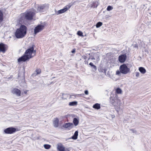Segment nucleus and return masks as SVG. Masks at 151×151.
<instances>
[{
    "label": "nucleus",
    "instance_id": "39",
    "mask_svg": "<svg viewBox=\"0 0 151 151\" xmlns=\"http://www.w3.org/2000/svg\"><path fill=\"white\" fill-rule=\"evenodd\" d=\"M89 65H91V66L92 67L93 66V63H92V62H91L89 64Z\"/></svg>",
    "mask_w": 151,
    "mask_h": 151
},
{
    "label": "nucleus",
    "instance_id": "29",
    "mask_svg": "<svg viewBox=\"0 0 151 151\" xmlns=\"http://www.w3.org/2000/svg\"><path fill=\"white\" fill-rule=\"evenodd\" d=\"M36 72L37 73V74H40L41 72V70L40 69H37L36 70Z\"/></svg>",
    "mask_w": 151,
    "mask_h": 151
},
{
    "label": "nucleus",
    "instance_id": "21",
    "mask_svg": "<svg viewBox=\"0 0 151 151\" xmlns=\"http://www.w3.org/2000/svg\"><path fill=\"white\" fill-rule=\"evenodd\" d=\"M73 122L75 126H77L79 123V121L76 118H75L73 119Z\"/></svg>",
    "mask_w": 151,
    "mask_h": 151
},
{
    "label": "nucleus",
    "instance_id": "1",
    "mask_svg": "<svg viewBox=\"0 0 151 151\" xmlns=\"http://www.w3.org/2000/svg\"><path fill=\"white\" fill-rule=\"evenodd\" d=\"M34 47L35 45H32L26 50L23 55L18 59V62L19 63L24 62L33 57L36 53V51L34 50Z\"/></svg>",
    "mask_w": 151,
    "mask_h": 151
},
{
    "label": "nucleus",
    "instance_id": "25",
    "mask_svg": "<svg viewBox=\"0 0 151 151\" xmlns=\"http://www.w3.org/2000/svg\"><path fill=\"white\" fill-rule=\"evenodd\" d=\"M77 104V102L76 101L70 102L69 103V105L70 106H74L76 105Z\"/></svg>",
    "mask_w": 151,
    "mask_h": 151
},
{
    "label": "nucleus",
    "instance_id": "38",
    "mask_svg": "<svg viewBox=\"0 0 151 151\" xmlns=\"http://www.w3.org/2000/svg\"><path fill=\"white\" fill-rule=\"evenodd\" d=\"M64 151H70V150L69 148H66V149L65 148Z\"/></svg>",
    "mask_w": 151,
    "mask_h": 151
},
{
    "label": "nucleus",
    "instance_id": "4",
    "mask_svg": "<svg viewBox=\"0 0 151 151\" xmlns=\"http://www.w3.org/2000/svg\"><path fill=\"white\" fill-rule=\"evenodd\" d=\"M27 28L23 25H21L17 29L15 33V35L18 39L24 37L27 33Z\"/></svg>",
    "mask_w": 151,
    "mask_h": 151
},
{
    "label": "nucleus",
    "instance_id": "34",
    "mask_svg": "<svg viewBox=\"0 0 151 151\" xmlns=\"http://www.w3.org/2000/svg\"><path fill=\"white\" fill-rule=\"evenodd\" d=\"M93 67V68H94V69H95V70H96L97 68L96 66L95 65H93V66H92Z\"/></svg>",
    "mask_w": 151,
    "mask_h": 151
},
{
    "label": "nucleus",
    "instance_id": "10",
    "mask_svg": "<svg viewBox=\"0 0 151 151\" xmlns=\"http://www.w3.org/2000/svg\"><path fill=\"white\" fill-rule=\"evenodd\" d=\"M73 124L72 123H65L63 125V127H64L65 128H68V129H69L73 128Z\"/></svg>",
    "mask_w": 151,
    "mask_h": 151
},
{
    "label": "nucleus",
    "instance_id": "18",
    "mask_svg": "<svg viewBox=\"0 0 151 151\" xmlns=\"http://www.w3.org/2000/svg\"><path fill=\"white\" fill-rule=\"evenodd\" d=\"M4 14L2 10H0V24L3 20Z\"/></svg>",
    "mask_w": 151,
    "mask_h": 151
},
{
    "label": "nucleus",
    "instance_id": "2",
    "mask_svg": "<svg viewBox=\"0 0 151 151\" xmlns=\"http://www.w3.org/2000/svg\"><path fill=\"white\" fill-rule=\"evenodd\" d=\"M35 15V10L32 8L20 14V20L21 21H30L33 19Z\"/></svg>",
    "mask_w": 151,
    "mask_h": 151
},
{
    "label": "nucleus",
    "instance_id": "11",
    "mask_svg": "<svg viewBox=\"0 0 151 151\" xmlns=\"http://www.w3.org/2000/svg\"><path fill=\"white\" fill-rule=\"evenodd\" d=\"M46 5L45 4L39 6L37 8V10L40 12H43L42 10L45 8Z\"/></svg>",
    "mask_w": 151,
    "mask_h": 151
},
{
    "label": "nucleus",
    "instance_id": "30",
    "mask_svg": "<svg viewBox=\"0 0 151 151\" xmlns=\"http://www.w3.org/2000/svg\"><path fill=\"white\" fill-rule=\"evenodd\" d=\"M113 9V7L110 6H109L107 7V10L108 11H110V10H112Z\"/></svg>",
    "mask_w": 151,
    "mask_h": 151
},
{
    "label": "nucleus",
    "instance_id": "17",
    "mask_svg": "<svg viewBox=\"0 0 151 151\" xmlns=\"http://www.w3.org/2000/svg\"><path fill=\"white\" fill-rule=\"evenodd\" d=\"M98 5V1L93 2L91 5V7L93 8H96Z\"/></svg>",
    "mask_w": 151,
    "mask_h": 151
},
{
    "label": "nucleus",
    "instance_id": "5",
    "mask_svg": "<svg viewBox=\"0 0 151 151\" xmlns=\"http://www.w3.org/2000/svg\"><path fill=\"white\" fill-rule=\"evenodd\" d=\"M121 73L124 74H126L130 72V68H128L126 64H124L121 65L119 68Z\"/></svg>",
    "mask_w": 151,
    "mask_h": 151
},
{
    "label": "nucleus",
    "instance_id": "41",
    "mask_svg": "<svg viewBox=\"0 0 151 151\" xmlns=\"http://www.w3.org/2000/svg\"><path fill=\"white\" fill-rule=\"evenodd\" d=\"M135 45V47H137V48L138 47V46H137V45Z\"/></svg>",
    "mask_w": 151,
    "mask_h": 151
},
{
    "label": "nucleus",
    "instance_id": "13",
    "mask_svg": "<svg viewBox=\"0 0 151 151\" xmlns=\"http://www.w3.org/2000/svg\"><path fill=\"white\" fill-rule=\"evenodd\" d=\"M12 92L13 94H20L21 91L18 89L14 88L12 91Z\"/></svg>",
    "mask_w": 151,
    "mask_h": 151
},
{
    "label": "nucleus",
    "instance_id": "20",
    "mask_svg": "<svg viewBox=\"0 0 151 151\" xmlns=\"http://www.w3.org/2000/svg\"><path fill=\"white\" fill-rule=\"evenodd\" d=\"M139 71L142 74H145L146 72L145 69L142 67H140L139 68Z\"/></svg>",
    "mask_w": 151,
    "mask_h": 151
},
{
    "label": "nucleus",
    "instance_id": "37",
    "mask_svg": "<svg viewBox=\"0 0 151 151\" xmlns=\"http://www.w3.org/2000/svg\"><path fill=\"white\" fill-rule=\"evenodd\" d=\"M85 93L86 94H88V91L87 90H86L85 91Z\"/></svg>",
    "mask_w": 151,
    "mask_h": 151
},
{
    "label": "nucleus",
    "instance_id": "22",
    "mask_svg": "<svg viewBox=\"0 0 151 151\" xmlns=\"http://www.w3.org/2000/svg\"><path fill=\"white\" fill-rule=\"evenodd\" d=\"M93 107L95 109H98L100 108V105L99 104L96 103L93 105Z\"/></svg>",
    "mask_w": 151,
    "mask_h": 151
},
{
    "label": "nucleus",
    "instance_id": "33",
    "mask_svg": "<svg viewBox=\"0 0 151 151\" xmlns=\"http://www.w3.org/2000/svg\"><path fill=\"white\" fill-rule=\"evenodd\" d=\"M136 76L137 77H138L139 75V73L138 72H136L135 73Z\"/></svg>",
    "mask_w": 151,
    "mask_h": 151
},
{
    "label": "nucleus",
    "instance_id": "12",
    "mask_svg": "<svg viewBox=\"0 0 151 151\" xmlns=\"http://www.w3.org/2000/svg\"><path fill=\"white\" fill-rule=\"evenodd\" d=\"M72 5V4H69L68 5L65 6L63 9H60V10L61 12L63 13L66 12L69 9H70Z\"/></svg>",
    "mask_w": 151,
    "mask_h": 151
},
{
    "label": "nucleus",
    "instance_id": "16",
    "mask_svg": "<svg viewBox=\"0 0 151 151\" xmlns=\"http://www.w3.org/2000/svg\"><path fill=\"white\" fill-rule=\"evenodd\" d=\"M57 149L59 151H64L65 150V147L61 144H58Z\"/></svg>",
    "mask_w": 151,
    "mask_h": 151
},
{
    "label": "nucleus",
    "instance_id": "19",
    "mask_svg": "<svg viewBox=\"0 0 151 151\" xmlns=\"http://www.w3.org/2000/svg\"><path fill=\"white\" fill-rule=\"evenodd\" d=\"M78 131H76L74 134L72 136V138L73 139H77L78 136Z\"/></svg>",
    "mask_w": 151,
    "mask_h": 151
},
{
    "label": "nucleus",
    "instance_id": "6",
    "mask_svg": "<svg viewBox=\"0 0 151 151\" xmlns=\"http://www.w3.org/2000/svg\"><path fill=\"white\" fill-rule=\"evenodd\" d=\"M45 28V26L42 25H38L36 27L34 30V34L35 35L41 31Z\"/></svg>",
    "mask_w": 151,
    "mask_h": 151
},
{
    "label": "nucleus",
    "instance_id": "24",
    "mask_svg": "<svg viewBox=\"0 0 151 151\" xmlns=\"http://www.w3.org/2000/svg\"><path fill=\"white\" fill-rule=\"evenodd\" d=\"M115 92L117 94H121L122 93V91L120 88H117L116 89Z\"/></svg>",
    "mask_w": 151,
    "mask_h": 151
},
{
    "label": "nucleus",
    "instance_id": "15",
    "mask_svg": "<svg viewBox=\"0 0 151 151\" xmlns=\"http://www.w3.org/2000/svg\"><path fill=\"white\" fill-rule=\"evenodd\" d=\"M53 126L55 127H58L59 126V120L58 118H56L53 122Z\"/></svg>",
    "mask_w": 151,
    "mask_h": 151
},
{
    "label": "nucleus",
    "instance_id": "36",
    "mask_svg": "<svg viewBox=\"0 0 151 151\" xmlns=\"http://www.w3.org/2000/svg\"><path fill=\"white\" fill-rule=\"evenodd\" d=\"M76 52V50H75V49H73L72 51H71V52L72 53H75Z\"/></svg>",
    "mask_w": 151,
    "mask_h": 151
},
{
    "label": "nucleus",
    "instance_id": "23",
    "mask_svg": "<svg viewBox=\"0 0 151 151\" xmlns=\"http://www.w3.org/2000/svg\"><path fill=\"white\" fill-rule=\"evenodd\" d=\"M82 58L85 60L84 61V63L85 64H87L88 65V58L87 56H85V55H83L82 56Z\"/></svg>",
    "mask_w": 151,
    "mask_h": 151
},
{
    "label": "nucleus",
    "instance_id": "28",
    "mask_svg": "<svg viewBox=\"0 0 151 151\" xmlns=\"http://www.w3.org/2000/svg\"><path fill=\"white\" fill-rule=\"evenodd\" d=\"M103 24L101 22H98L96 24V27L97 28H99Z\"/></svg>",
    "mask_w": 151,
    "mask_h": 151
},
{
    "label": "nucleus",
    "instance_id": "31",
    "mask_svg": "<svg viewBox=\"0 0 151 151\" xmlns=\"http://www.w3.org/2000/svg\"><path fill=\"white\" fill-rule=\"evenodd\" d=\"M130 130L131 131H132V132L133 133H137L136 131L134 129H131Z\"/></svg>",
    "mask_w": 151,
    "mask_h": 151
},
{
    "label": "nucleus",
    "instance_id": "3",
    "mask_svg": "<svg viewBox=\"0 0 151 151\" xmlns=\"http://www.w3.org/2000/svg\"><path fill=\"white\" fill-rule=\"evenodd\" d=\"M110 100L113 105L115 107L117 111H122V108L121 106L122 103L120 100L118 98L117 95H112V96L110 97Z\"/></svg>",
    "mask_w": 151,
    "mask_h": 151
},
{
    "label": "nucleus",
    "instance_id": "7",
    "mask_svg": "<svg viewBox=\"0 0 151 151\" xmlns=\"http://www.w3.org/2000/svg\"><path fill=\"white\" fill-rule=\"evenodd\" d=\"M16 131V128L12 127H10L4 129V132L6 134H12Z\"/></svg>",
    "mask_w": 151,
    "mask_h": 151
},
{
    "label": "nucleus",
    "instance_id": "43",
    "mask_svg": "<svg viewBox=\"0 0 151 151\" xmlns=\"http://www.w3.org/2000/svg\"><path fill=\"white\" fill-rule=\"evenodd\" d=\"M18 96H20L21 95H18Z\"/></svg>",
    "mask_w": 151,
    "mask_h": 151
},
{
    "label": "nucleus",
    "instance_id": "27",
    "mask_svg": "<svg viewBox=\"0 0 151 151\" xmlns=\"http://www.w3.org/2000/svg\"><path fill=\"white\" fill-rule=\"evenodd\" d=\"M44 147L46 149H49L50 148L51 145L48 144H45L44 145Z\"/></svg>",
    "mask_w": 151,
    "mask_h": 151
},
{
    "label": "nucleus",
    "instance_id": "35",
    "mask_svg": "<svg viewBox=\"0 0 151 151\" xmlns=\"http://www.w3.org/2000/svg\"><path fill=\"white\" fill-rule=\"evenodd\" d=\"M120 71L117 70L116 71V74L119 75L120 74Z\"/></svg>",
    "mask_w": 151,
    "mask_h": 151
},
{
    "label": "nucleus",
    "instance_id": "14",
    "mask_svg": "<svg viewBox=\"0 0 151 151\" xmlns=\"http://www.w3.org/2000/svg\"><path fill=\"white\" fill-rule=\"evenodd\" d=\"M99 58L98 55L96 53H94L92 55L90 56V57L88 58V60H89L90 59L91 60H95L96 59H97Z\"/></svg>",
    "mask_w": 151,
    "mask_h": 151
},
{
    "label": "nucleus",
    "instance_id": "9",
    "mask_svg": "<svg viewBox=\"0 0 151 151\" xmlns=\"http://www.w3.org/2000/svg\"><path fill=\"white\" fill-rule=\"evenodd\" d=\"M127 56L125 54L120 55L118 58V60L119 62L121 63H124L127 59Z\"/></svg>",
    "mask_w": 151,
    "mask_h": 151
},
{
    "label": "nucleus",
    "instance_id": "26",
    "mask_svg": "<svg viewBox=\"0 0 151 151\" xmlns=\"http://www.w3.org/2000/svg\"><path fill=\"white\" fill-rule=\"evenodd\" d=\"M77 34L78 36H81L82 37H84L83 32L80 31H78Z\"/></svg>",
    "mask_w": 151,
    "mask_h": 151
},
{
    "label": "nucleus",
    "instance_id": "32",
    "mask_svg": "<svg viewBox=\"0 0 151 151\" xmlns=\"http://www.w3.org/2000/svg\"><path fill=\"white\" fill-rule=\"evenodd\" d=\"M63 13L61 12L60 10L58 11L57 12V14H60Z\"/></svg>",
    "mask_w": 151,
    "mask_h": 151
},
{
    "label": "nucleus",
    "instance_id": "40",
    "mask_svg": "<svg viewBox=\"0 0 151 151\" xmlns=\"http://www.w3.org/2000/svg\"><path fill=\"white\" fill-rule=\"evenodd\" d=\"M70 95V98H72V96H75V95Z\"/></svg>",
    "mask_w": 151,
    "mask_h": 151
},
{
    "label": "nucleus",
    "instance_id": "42",
    "mask_svg": "<svg viewBox=\"0 0 151 151\" xmlns=\"http://www.w3.org/2000/svg\"><path fill=\"white\" fill-rule=\"evenodd\" d=\"M83 96H86V95H82Z\"/></svg>",
    "mask_w": 151,
    "mask_h": 151
},
{
    "label": "nucleus",
    "instance_id": "8",
    "mask_svg": "<svg viewBox=\"0 0 151 151\" xmlns=\"http://www.w3.org/2000/svg\"><path fill=\"white\" fill-rule=\"evenodd\" d=\"M7 48L8 47L6 45L2 43L0 44V52L5 53Z\"/></svg>",
    "mask_w": 151,
    "mask_h": 151
}]
</instances>
